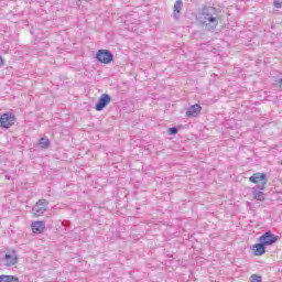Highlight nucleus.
<instances>
[{"label":"nucleus","instance_id":"nucleus-11","mask_svg":"<svg viewBox=\"0 0 282 282\" xmlns=\"http://www.w3.org/2000/svg\"><path fill=\"white\" fill-rule=\"evenodd\" d=\"M184 7V3L182 0H176L174 3L173 14L174 19L177 21L180 19V13L182 12V8Z\"/></svg>","mask_w":282,"mask_h":282},{"label":"nucleus","instance_id":"nucleus-2","mask_svg":"<svg viewBox=\"0 0 282 282\" xmlns=\"http://www.w3.org/2000/svg\"><path fill=\"white\" fill-rule=\"evenodd\" d=\"M249 182L257 184L258 191H264L265 184H268V175L265 173H254L249 177Z\"/></svg>","mask_w":282,"mask_h":282},{"label":"nucleus","instance_id":"nucleus-1","mask_svg":"<svg viewBox=\"0 0 282 282\" xmlns=\"http://www.w3.org/2000/svg\"><path fill=\"white\" fill-rule=\"evenodd\" d=\"M200 20L208 28V30H215L217 25H219V21L217 20V9L214 7H206L203 9L200 13Z\"/></svg>","mask_w":282,"mask_h":282},{"label":"nucleus","instance_id":"nucleus-15","mask_svg":"<svg viewBox=\"0 0 282 282\" xmlns=\"http://www.w3.org/2000/svg\"><path fill=\"white\" fill-rule=\"evenodd\" d=\"M40 145L42 147V149H47V147H50V139L41 138L40 139Z\"/></svg>","mask_w":282,"mask_h":282},{"label":"nucleus","instance_id":"nucleus-18","mask_svg":"<svg viewBox=\"0 0 282 282\" xmlns=\"http://www.w3.org/2000/svg\"><path fill=\"white\" fill-rule=\"evenodd\" d=\"M169 132L170 135H175V133H177V128H170Z\"/></svg>","mask_w":282,"mask_h":282},{"label":"nucleus","instance_id":"nucleus-5","mask_svg":"<svg viewBox=\"0 0 282 282\" xmlns=\"http://www.w3.org/2000/svg\"><path fill=\"white\" fill-rule=\"evenodd\" d=\"M96 58L99 63L104 65H109L113 61V54L107 50H99L96 54Z\"/></svg>","mask_w":282,"mask_h":282},{"label":"nucleus","instance_id":"nucleus-4","mask_svg":"<svg viewBox=\"0 0 282 282\" xmlns=\"http://www.w3.org/2000/svg\"><path fill=\"white\" fill-rule=\"evenodd\" d=\"M50 203H47L46 199H40L34 207L32 208V213L34 215V217H41L42 215L45 214V212L47 210V206Z\"/></svg>","mask_w":282,"mask_h":282},{"label":"nucleus","instance_id":"nucleus-7","mask_svg":"<svg viewBox=\"0 0 282 282\" xmlns=\"http://www.w3.org/2000/svg\"><path fill=\"white\" fill-rule=\"evenodd\" d=\"M109 102H111V97L107 94H102L96 104V111H102Z\"/></svg>","mask_w":282,"mask_h":282},{"label":"nucleus","instance_id":"nucleus-9","mask_svg":"<svg viewBox=\"0 0 282 282\" xmlns=\"http://www.w3.org/2000/svg\"><path fill=\"white\" fill-rule=\"evenodd\" d=\"M32 232L41 235L45 231V221L39 220L31 224Z\"/></svg>","mask_w":282,"mask_h":282},{"label":"nucleus","instance_id":"nucleus-19","mask_svg":"<svg viewBox=\"0 0 282 282\" xmlns=\"http://www.w3.org/2000/svg\"><path fill=\"white\" fill-rule=\"evenodd\" d=\"M3 65V57L0 56V67Z\"/></svg>","mask_w":282,"mask_h":282},{"label":"nucleus","instance_id":"nucleus-13","mask_svg":"<svg viewBox=\"0 0 282 282\" xmlns=\"http://www.w3.org/2000/svg\"><path fill=\"white\" fill-rule=\"evenodd\" d=\"M252 195L254 199H258V202H263V199H265L262 189H257V187H253Z\"/></svg>","mask_w":282,"mask_h":282},{"label":"nucleus","instance_id":"nucleus-12","mask_svg":"<svg viewBox=\"0 0 282 282\" xmlns=\"http://www.w3.org/2000/svg\"><path fill=\"white\" fill-rule=\"evenodd\" d=\"M253 254L256 257H261V254H265V245L263 242L257 243L253 247Z\"/></svg>","mask_w":282,"mask_h":282},{"label":"nucleus","instance_id":"nucleus-3","mask_svg":"<svg viewBox=\"0 0 282 282\" xmlns=\"http://www.w3.org/2000/svg\"><path fill=\"white\" fill-rule=\"evenodd\" d=\"M17 122V117L12 112H6L0 117V127L2 129H10Z\"/></svg>","mask_w":282,"mask_h":282},{"label":"nucleus","instance_id":"nucleus-8","mask_svg":"<svg viewBox=\"0 0 282 282\" xmlns=\"http://www.w3.org/2000/svg\"><path fill=\"white\" fill-rule=\"evenodd\" d=\"M4 265H17L19 263V256H17V252L7 253L3 258Z\"/></svg>","mask_w":282,"mask_h":282},{"label":"nucleus","instance_id":"nucleus-17","mask_svg":"<svg viewBox=\"0 0 282 282\" xmlns=\"http://www.w3.org/2000/svg\"><path fill=\"white\" fill-rule=\"evenodd\" d=\"M273 6L274 8H278V9L282 8V0H274Z\"/></svg>","mask_w":282,"mask_h":282},{"label":"nucleus","instance_id":"nucleus-14","mask_svg":"<svg viewBox=\"0 0 282 282\" xmlns=\"http://www.w3.org/2000/svg\"><path fill=\"white\" fill-rule=\"evenodd\" d=\"M0 282H19V278L14 275H1Z\"/></svg>","mask_w":282,"mask_h":282},{"label":"nucleus","instance_id":"nucleus-6","mask_svg":"<svg viewBox=\"0 0 282 282\" xmlns=\"http://www.w3.org/2000/svg\"><path fill=\"white\" fill-rule=\"evenodd\" d=\"M259 241L264 246H272V243H276L278 238L274 234L267 231L259 238Z\"/></svg>","mask_w":282,"mask_h":282},{"label":"nucleus","instance_id":"nucleus-10","mask_svg":"<svg viewBox=\"0 0 282 282\" xmlns=\"http://www.w3.org/2000/svg\"><path fill=\"white\" fill-rule=\"evenodd\" d=\"M200 111H202V106H199L198 104H195L187 109L186 116H188L189 118H197Z\"/></svg>","mask_w":282,"mask_h":282},{"label":"nucleus","instance_id":"nucleus-16","mask_svg":"<svg viewBox=\"0 0 282 282\" xmlns=\"http://www.w3.org/2000/svg\"><path fill=\"white\" fill-rule=\"evenodd\" d=\"M251 282H261V276L257 274L251 275Z\"/></svg>","mask_w":282,"mask_h":282}]
</instances>
